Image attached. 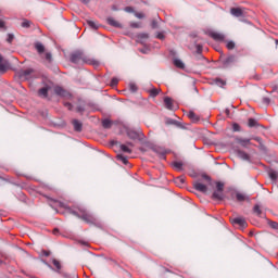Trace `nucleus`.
Listing matches in <instances>:
<instances>
[{
	"mask_svg": "<svg viewBox=\"0 0 278 278\" xmlns=\"http://www.w3.org/2000/svg\"><path fill=\"white\" fill-rule=\"evenodd\" d=\"M47 59L51 60V54L50 53L47 54Z\"/></svg>",
	"mask_w": 278,
	"mask_h": 278,
	"instance_id": "26",
	"label": "nucleus"
},
{
	"mask_svg": "<svg viewBox=\"0 0 278 278\" xmlns=\"http://www.w3.org/2000/svg\"><path fill=\"white\" fill-rule=\"evenodd\" d=\"M237 223H242V219H237Z\"/></svg>",
	"mask_w": 278,
	"mask_h": 278,
	"instance_id": "29",
	"label": "nucleus"
},
{
	"mask_svg": "<svg viewBox=\"0 0 278 278\" xmlns=\"http://www.w3.org/2000/svg\"><path fill=\"white\" fill-rule=\"evenodd\" d=\"M174 64L175 66H177L178 68H185L186 64H184V61H181L180 59H175L174 60Z\"/></svg>",
	"mask_w": 278,
	"mask_h": 278,
	"instance_id": "8",
	"label": "nucleus"
},
{
	"mask_svg": "<svg viewBox=\"0 0 278 278\" xmlns=\"http://www.w3.org/2000/svg\"><path fill=\"white\" fill-rule=\"evenodd\" d=\"M232 129H233V131H240V125L232 124Z\"/></svg>",
	"mask_w": 278,
	"mask_h": 278,
	"instance_id": "17",
	"label": "nucleus"
},
{
	"mask_svg": "<svg viewBox=\"0 0 278 278\" xmlns=\"http://www.w3.org/2000/svg\"><path fill=\"white\" fill-rule=\"evenodd\" d=\"M131 27H140V22L136 21L137 18H144L142 13H134L129 16Z\"/></svg>",
	"mask_w": 278,
	"mask_h": 278,
	"instance_id": "2",
	"label": "nucleus"
},
{
	"mask_svg": "<svg viewBox=\"0 0 278 278\" xmlns=\"http://www.w3.org/2000/svg\"><path fill=\"white\" fill-rule=\"evenodd\" d=\"M53 264H54V266H56V268H59V269L61 268L59 261H55V260H54V261H53Z\"/></svg>",
	"mask_w": 278,
	"mask_h": 278,
	"instance_id": "20",
	"label": "nucleus"
},
{
	"mask_svg": "<svg viewBox=\"0 0 278 278\" xmlns=\"http://www.w3.org/2000/svg\"><path fill=\"white\" fill-rule=\"evenodd\" d=\"M126 12H134V10H131V8H127Z\"/></svg>",
	"mask_w": 278,
	"mask_h": 278,
	"instance_id": "25",
	"label": "nucleus"
},
{
	"mask_svg": "<svg viewBox=\"0 0 278 278\" xmlns=\"http://www.w3.org/2000/svg\"><path fill=\"white\" fill-rule=\"evenodd\" d=\"M47 88L41 89V93L47 94Z\"/></svg>",
	"mask_w": 278,
	"mask_h": 278,
	"instance_id": "24",
	"label": "nucleus"
},
{
	"mask_svg": "<svg viewBox=\"0 0 278 278\" xmlns=\"http://www.w3.org/2000/svg\"><path fill=\"white\" fill-rule=\"evenodd\" d=\"M238 201H244L245 197L242 193H237Z\"/></svg>",
	"mask_w": 278,
	"mask_h": 278,
	"instance_id": "16",
	"label": "nucleus"
},
{
	"mask_svg": "<svg viewBox=\"0 0 278 278\" xmlns=\"http://www.w3.org/2000/svg\"><path fill=\"white\" fill-rule=\"evenodd\" d=\"M194 188L195 190H198L199 192H203L204 194H207V192H210V187H207V185L201 182V181H195L194 182Z\"/></svg>",
	"mask_w": 278,
	"mask_h": 278,
	"instance_id": "3",
	"label": "nucleus"
},
{
	"mask_svg": "<svg viewBox=\"0 0 278 278\" xmlns=\"http://www.w3.org/2000/svg\"><path fill=\"white\" fill-rule=\"evenodd\" d=\"M34 73L33 70H24L20 72V77L22 79H29V75H31Z\"/></svg>",
	"mask_w": 278,
	"mask_h": 278,
	"instance_id": "6",
	"label": "nucleus"
},
{
	"mask_svg": "<svg viewBox=\"0 0 278 278\" xmlns=\"http://www.w3.org/2000/svg\"><path fill=\"white\" fill-rule=\"evenodd\" d=\"M189 117H191L193 121H199V117L192 112L189 113Z\"/></svg>",
	"mask_w": 278,
	"mask_h": 278,
	"instance_id": "15",
	"label": "nucleus"
},
{
	"mask_svg": "<svg viewBox=\"0 0 278 278\" xmlns=\"http://www.w3.org/2000/svg\"><path fill=\"white\" fill-rule=\"evenodd\" d=\"M245 144H249V140H245Z\"/></svg>",
	"mask_w": 278,
	"mask_h": 278,
	"instance_id": "30",
	"label": "nucleus"
},
{
	"mask_svg": "<svg viewBox=\"0 0 278 278\" xmlns=\"http://www.w3.org/2000/svg\"><path fill=\"white\" fill-rule=\"evenodd\" d=\"M165 103L168 108H170V98H165Z\"/></svg>",
	"mask_w": 278,
	"mask_h": 278,
	"instance_id": "19",
	"label": "nucleus"
},
{
	"mask_svg": "<svg viewBox=\"0 0 278 278\" xmlns=\"http://www.w3.org/2000/svg\"><path fill=\"white\" fill-rule=\"evenodd\" d=\"M174 167L177 168V170H182L184 163L182 162H174Z\"/></svg>",
	"mask_w": 278,
	"mask_h": 278,
	"instance_id": "10",
	"label": "nucleus"
},
{
	"mask_svg": "<svg viewBox=\"0 0 278 278\" xmlns=\"http://www.w3.org/2000/svg\"><path fill=\"white\" fill-rule=\"evenodd\" d=\"M118 157H121V160H122V162H124V164H127V159H125V156H118Z\"/></svg>",
	"mask_w": 278,
	"mask_h": 278,
	"instance_id": "23",
	"label": "nucleus"
},
{
	"mask_svg": "<svg viewBox=\"0 0 278 278\" xmlns=\"http://www.w3.org/2000/svg\"><path fill=\"white\" fill-rule=\"evenodd\" d=\"M202 179H204L207 186H212L214 199H217L218 201H223L225 199V182L220 180L212 182V178L207 175H202Z\"/></svg>",
	"mask_w": 278,
	"mask_h": 278,
	"instance_id": "1",
	"label": "nucleus"
},
{
	"mask_svg": "<svg viewBox=\"0 0 278 278\" xmlns=\"http://www.w3.org/2000/svg\"><path fill=\"white\" fill-rule=\"evenodd\" d=\"M119 149H122V151H124V153H131V150H129L128 147L125 144L119 146Z\"/></svg>",
	"mask_w": 278,
	"mask_h": 278,
	"instance_id": "13",
	"label": "nucleus"
},
{
	"mask_svg": "<svg viewBox=\"0 0 278 278\" xmlns=\"http://www.w3.org/2000/svg\"><path fill=\"white\" fill-rule=\"evenodd\" d=\"M74 125H75L76 129H81V124L75 122Z\"/></svg>",
	"mask_w": 278,
	"mask_h": 278,
	"instance_id": "21",
	"label": "nucleus"
},
{
	"mask_svg": "<svg viewBox=\"0 0 278 278\" xmlns=\"http://www.w3.org/2000/svg\"><path fill=\"white\" fill-rule=\"evenodd\" d=\"M36 49L39 53H43L45 52V46H42V43H37L36 45Z\"/></svg>",
	"mask_w": 278,
	"mask_h": 278,
	"instance_id": "12",
	"label": "nucleus"
},
{
	"mask_svg": "<svg viewBox=\"0 0 278 278\" xmlns=\"http://www.w3.org/2000/svg\"><path fill=\"white\" fill-rule=\"evenodd\" d=\"M109 23L114 27H121V23L116 22L114 18H109Z\"/></svg>",
	"mask_w": 278,
	"mask_h": 278,
	"instance_id": "11",
	"label": "nucleus"
},
{
	"mask_svg": "<svg viewBox=\"0 0 278 278\" xmlns=\"http://www.w3.org/2000/svg\"><path fill=\"white\" fill-rule=\"evenodd\" d=\"M103 125H104V127H108V124H106V122H105V121L103 122Z\"/></svg>",
	"mask_w": 278,
	"mask_h": 278,
	"instance_id": "28",
	"label": "nucleus"
},
{
	"mask_svg": "<svg viewBox=\"0 0 278 278\" xmlns=\"http://www.w3.org/2000/svg\"><path fill=\"white\" fill-rule=\"evenodd\" d=\"M0 71H8V64L3 63V56L0 55Z\"/></svg>",
	"mask_w": 278,
	"mask_h": 278,
	"instance_id": "9",
	"label": "nucleus"
},
{
	"mask_svg": "<svg viewBox=\"0 0 278 278\" xmlns=\"http://www.w3.org/2000/svg\"><path fill=\"white\" fill-rule=\"evenodd\" d=\"M211 38L215 39L217 42H223V40H225V35L220 33H211Z\"/></svg>",
	"mask_w": 278,
	"mask_h": 278,
	"instance_id": "5",
	"label": "nucleus"
},
{
	"mask_svg": "<svg viewBox=\"0 0 278 278\" xmlns=\"http://www.w3.org/2000/svg\"><path fill=\"white\" fill-rule=\"evenodd\" d=\"M54 92L59 94V97H71V93L60 86L54 88Z\"/></svg>",
	"mask_w": 278,
	"mask_h": 278,
	"instance_id": "4",
	"label": "nucleus"
},
{
	"mask_svg": "<svg viewBox=\"0 0 278 278\" xmlns=\"http://www.w3.org/2000/svg\"><path fill=\"white\" fill-rule=\"evenodd\" d=\"M226 47H227V49H229V51L236 49V41H233V40H227V41H226Z\"/></svg>",
	"mask_w": 278,
	"mask_h": 278,
	"instance_id": "7",
	"label": "nucleus"
},
{
	"mask_svg": "<svg viewBox=\"0 0 278 278\" xmlns=\"http://www.w3.org/2000/svg\"><path fill=\"white\" fill-rule=\"evenodd\" d=\"M254 125H255V121L250 119V121H249V126H250V127H253Z\"/></svg>",
	"mask_w": 278,
	"mask_h": 278,
	"instance_id": "22",
	"label": "nucleus"
},
{
	"mask_svg": "<svg viewBox=\"0 0 278 278\" xmlns=\"http://www.w3.org/2000/svg\"><path fill=\"white\" fill-rule=\"evenodd\" d=\"M89 25H91V27H94V23L93 22H89Z\"/></svg>",
	"mask_w": 278,
	"mask_h": 278,
	"instance_id": "27",
	"label": "nucleus"
},
{
	"mask_svg": "<svg viewBox=\"0 0 278 278\" xmlns=\"http://www.w3.org/2000/svg\"><path fill=\"white\" fill-rule=\"evenodd\" d=\"M150 94H151V97H155V96L160 94V90L159 89H151Z\"/></svg>",
	"mask_w": 278,
	"mask_h": 278,
	"instance_id": "14",
	"label": "nucleus"
},
{
	"mask_svg": "<svg viewBox=\"0 0 278 278\" xmlns=\"http://www.w3.org/2000/svg\"><path fill=\"white\" fill-rule=\"evenodd\" d=\"M79 55H80L79 53L73 54V61H74V62H77V58H79Z\"/></svg>",
	"mask_w": 278,
	"mask_h": 278,
	"instance_id": "18",
	"label": "nucleus"
}]
</instances>
